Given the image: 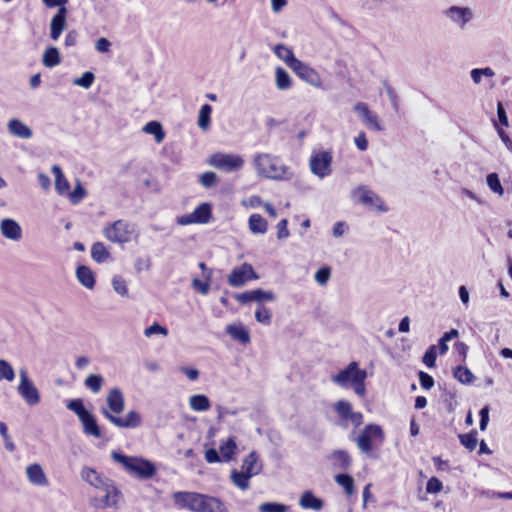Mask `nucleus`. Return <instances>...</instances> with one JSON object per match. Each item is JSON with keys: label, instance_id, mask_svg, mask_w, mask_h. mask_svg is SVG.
<instances>
[{"label": "nucleus", "instance_id": "obj_1", "mask_svg": "<svg viewBox=\"0 0 512 512\" xmlns=\"http://www.w3.org/2000/svg\"><path fill=\"white\" fill-rule=\"evenodd\" d=\"M107 407H101L100 413L112 425L120 429H136L143 423L141 414L130 410L124 417L118 416L125 409V398L120 388L109 390L106 397Z\"/></svg>", "mask_w": 512, "mask_h": 512}, {"label": "nucleus", "instance_id": "obj_2", "mask_svg": "<svg viewBox=\"0 0 512 512\" xmlns=\"http://www.w3.org/2000/svg\"><path fill=\"white\" fill-rule=\"evenodd\" d=\"M173 500L177 506L193 512H228L219 498L197 492L178 491Z\"/></svg>", "mask_w": 512, "mask_h": 512}, {"label": "nucleus", "instance_id": "obj_3", "mask_svg": "<svg viewBox=\"0 0 512 512\" xmlns=\"http://www.w3.org/2000/svg\"><path fill=\"white\" fill-rule=\"evenodd\" d=\"M111 458L123 469L141 480H148L155 476L157 469L155 464L140 456H129L121 451H112Z\"/></svg>", "mask_w": 512, "mask_h": 512}, {"label": "nucleus", "instance_id": "obj_4", "mask_svg": "<svg viewBox=\"0 0 512 512\" xmlns=\"http://www.w3.org/2000/svg\"><path fill=\"white\" fill-rule=\"evenodd\" d=\"M254 167L258 175L275 180L290 179L292 173L281 160L269 153H258L253 159Z\"/></svg>", "mask_w": 512, "mask_h": 512}, {"label": "nucleus", "instance_id": "obj_5", "mask_svg": "<svg viewBox=\"0 0 512 512\" xmlns=\"http://www.w3.org/2000/svg\"><path fill=\"white\" fill-rule=\"evenodd\" d=\"M66 408L74 412L82 424L83 433L94 438H102V430L98 424L96 416L86 409L81 398L70 399L66 403Z\"/></svg>", "mask_w": 512, "mask_h": 512}, {"label": "nucleus", "instance_id": "obj_6", "mask_svg": "<svg viewBox=\"0 0 512 512\" xmlns=\"http://www.w3.org/2000/svg\"><path fill=\"white\" fill-rule=\"evenodd\" d=\"M384 440V431L380 425L367 424L357 437L356 444L361 452L370 454L373 450V441H378L380 444H382Z\"/></svg>", "mask_w": 512, "mask_h": 512}, {"label": "nucleus", "instance_id": "obj_7", "mask_svg": "<svg viewBox=\"0 0 512 512\" xmlns=\"http://www.w3.org/2000/svg\"><path fill=\"white\" fill-rule=\"evenodd\" d=\"M133 233L134 226L123 219L116 220L103 229V234L107 240L119 244L128 243Z\"/></svg>", "mask_w": 512, "mask_h": 512}, {"label": "nucleus", "instance_id": "obj_8", "mask_svg": "<svg viewBox=\"0 0 512 512\" xmlns=\"http://www.w3.org/2000/svg\"><path fill=\"white\" fill-rule=\"evenodd\" d=\"M208 163L216 169L232 173L242 169L244 159L240 155L217 152L210 156Z\"/></svg>", "mask_w": 512, "mask_h": 512}, {"label": "nucleus", "instance_id": "obj_9", "mask_svg": "<svg viewBox=\"0 0 512 512\" xmlns=\"http://www.w3.org/2000/svg\"><path fill=\"white\" fill-rule=\"evenodd\" d=\"M351 196L367 207L376 208L380 212L388 211V207L384 204L382 198L366 185H360L353 189Z\"/></svg>", "mask_w": 512, "mask_h": 512}, {"label": "nucleus", "instance_id": "obj_10", "mask_svg": "<svg viewBox=\"0 0 512 512\" xmlns=\"http://www.w3.org/2000/svg\"><path fill=\"white\" fill-rule=\"evenodd\" d=\"M20 383L18 386V393L29 406H34L40 402V394L33 382L29 379L26 369H21L19 372Z\"/></svg>", "mask_w": 512, "mask_h": 512}, {"label": "nucleus", "instance_id": "obj_11", "mask_svg": "<svg viewBox=\"0 0 512 512\" xmlns=\"http://www.w3.org/2000/svg\"><path fill=\"white\" fill-rule=\"evenodd\" d=\"M364 372H366V370L360 369L359 364L353 361L336 375H333L332 381L342 388H348L349 385L356 382V379L360 378Z\"/></svg>", "mask_w": 512, "mask_h": 512}, {"label": "nucleus", "instance_id": "obj_12", "mask_svg": "<svg viewBox=\"0 0 512 512\" xmlns=\"http://www.w3.org/2000/svg\"><path fill=\"white\" fill-rule=\"evenodd\" d=\"M258 279L251 264L243 263L234 268L228 276L227 282L231 287H241L249 280Z\"/></svg>", "mask_w": 512, "mask_h": 512}, {"label": "nucleus", "instance_id": "obj_13", "mask_svg": "<svg viewBox=\"0 0 512 512\" xmlns=\"http://www.w3.org/2000/svg\"><path fill=\"white\" fill-rule=\"evenodd\" d=\"M331 162L332 155L328 151L314 154L310 158L311 172L320 178H324L331 174Z\"/></svg>", "mask_w": 512, "mask_h": 512}, {"label": "nucleus", "instance_id": "obj_14", "mask_svg": "<svg viewBox=\"0 0 512 512\" xmlns=\"http://www.w3.org/2000/svg\"><path fill=\"white\" fill-rule=\"evenodd\" d=\"M291 69L301 80L305 81L313 87H321L322 79L320 74L305 62L297 58V60L291 66Z\"/></svg>", "mask_w": 512, "mask_h": 512}, {"label": "nucleus", "instance_id": "obj_15", "mask_svg": "<svg viewBox=\"0 0 512 512\" xmlns=\"http://www.w3.org/2000/svg\"><path fill=\"white\" fill-rule=\"evenodd\" d=\"M353 110L361 118L364 125L373 131H382L384 127L381 125L380 120L376 113L370 110L367 103L358 102L353 107Z\"/></svg>", "mask_w": 512, "mask_h": 512}, {"label": "nucleus", "instance_id": "obj_16", "mask_svg": "<svg viewBox=\"0 0 512 512\" xmlns=\"http://www.w3.org/2000/svg\"><path fill=\"white\" fill-rule=\"evenodd\" d=\"M234 298L242 305H245L251 301L256 302L258 305H263V303L266 301H274L275 294L272 291H265L258 288L245 291L243 293H236L234 294Z\"/></svg>", "mask_w": 512, "mask_h": 512}, {"label": "nucleus", "instance_id": "obj_17", "mask_svg": "<svg viewBox=\"0 0 512 512\" xmlns=\"http://www.w3.org/2000/svg\"><path fill=\"white\" fill-rule=\"evenodd\" d=\"M102 492L104 493V495L100 497H95L93 499V505L98 509L116 507L122 496V493L115 486L114 482L105 489H103Z\"/></svg>", "mask_w": 512, "mask_h": 512}, {"label": "nucleus", "instance_id": "obj_18", "mask_svg": "<svg viewBox=\"0 0 512 512\" xmlns=\"http://www.w3.org/2000/svg\"><path fill=\"white\" fill-rule=\"evenodd\" d=\"M443 13L451 20V22L461 28H464V26L473 18L472 10L469 7L451 6Z\"/></svg>", "mask_w": 512, "mask_h": 512}, {"label": "nucleus", "instance_id": "obj_19", "mask_svg": "<svg viewBox=\"0 0 512 512\" xmlns=\"http://www.w3.org/2000/svg\"><path fill=\"white\" fill-rule=\"evenodd\" d=\"M81 477L91 486L101 491L113 483L111 479L100 475L95 469L90 467H84L81 470Z\"/></svg>", "mask_w": 512, "mask_h": 512}, {"label": "nucleus", "instance_id": "obj_20", "mask_svg": "<svg viewBox=\"0 0 512 512\" xmlns=\"http://www.w3.org/2000/svg\"><path fill=\"white\" fill-rule=\"evenodd\" d=\"M333 470L347 471L352 465L350 454L343 449L334 450L327 456Z\"/></svg>", "mask_w": 512, "mask_h": 512}, {"label": "nucleus", "instance_id": "obj_21", "mask_svg": "<svg viewBox=\"0 0 512 512\" xmlns=\"http://www.w3.org/2000/svg\"><path fill=\"white\" fill-rule=\"evenodd\" d=\"M67 9H58L50 22V38L57 41L67 25Z\"/></svg>", "mask_w": 512, "mask_h": 512}, {"label": "nucleus", "instance_id": "obj_22", "mask_svg": "<svg viewBox=\"0 0 512 512\" xmlns=\"http://www.w3.org/2000/svg\"><path fill=\"white\" fill-rule=\"evenodd\" d=\"M1 234L9 240L19 241L22 238V228L19 223L11 218H5L0 222Z\"/></svg>", "mask_w": 512, "mask_h": 512}, {"label": "nucleus", "instance_id": "obj_23", "mask_svg": "<svg viewBox=\"0 0 512 512\" xmlns=\"http://www.w3.org/2000/svg\"><path fill=\"white\" fill-rule=\"evenodd\" d=\"M26 474L29 482L35 486L45 487L48 485V479L40 464L34 463L26 468Z\"/></svg>", "mask_w": 512, "mask_h": 512}, {"label": "nucleus", "instance_id": "obj_24", "mask_svg": "<svg viewBox=\"0 0 512 512\" xmlns=\"http://www.w3.org/2000/svg\"><path fill=\"white\" fill-rule=\"evenodd\" d=\"M7 129L11 135L20 139H30L33 136L31 128L16 118L8 122Z\"/></svg>", "mask_w": 512, "mask_h": 512}, {"label": "nucleus", "instance_id": "obj_25", "mask_svg": "<svg viewBox=\"0 0 512 512\" xmlns=\"http://www.w3.org/2000/svg\"><path fill=\"white\" fill-rule=\"evenodd\" d=\"M299 505L303 509L320 511L324 507V501L321 498L317 497L312 491L307 490L302 493L299 499Z\"/></svg>", "mask_w": 512, "mask_h": 512}, {"label": "nucleus", "instance_id": "obj_26", "mask_svg": "<svg viewBox=\"0 0 512 512\" xmlns=\"http://www.w3.org/2000/svg\"><path fill=\"white\" fill-rule=\"evenodd\" d=\"M262 468V463L259 461V456L255 451L250 452L243 460L242 471L251 477L258 475Z\"/></svg>", "mask_w": 512, "mask_h": 512}, {"label": "nucleus", "instance_id": "obj_27", "mask_svg": "<svg viewBox=\"0 0 512 512\" xmlns=\"http://www.w3.org/2000/svg\"><path fill=\"white\" fill-rule=\"evenodd\" d=\"M226 333L241 344H247L251 340L249 330L241 323L228 325Z\"/></svg>", "mask_w": 512, "mask_h": 512}, {"label": "nucleus", "instance_id": "obj_28", "mask_svg": "<svg viewBox=\"0 0 512 512\" xmlns=\"http://www.w3.org/2000/svg\"><path fill=\"white\" fill-rule=\"evenodd\" d=\"M76 277L78 281L87 289H93L95 286V275L93 271L86 265H79L76 269Z\"/></svg>", "mask_w": 512, "mask_h": 512}, {"label": "nucleus", "instance_id": "obj_29", "mask_svg": "<svg viewBox=\"0 0 512 512\" xmlns=\"http://www.w3.org/2000/svg\"><path fill=\"white\" fill-rule=\"evenodd\" d=\"M273 52L279 59L284 61L289 68H291L293 63L297 60L292 49L282 43L276 44L273 47Z\"/></svg>", "mask_w": 512, "mask_h": 512}, {"label": "nucleus", "instance_id": "obj_30", "mask_svg": "<svg viewBox=\"0 0 512 512\" xmlns=\"http://www.w3.org/2000/svg\"><path fill=\"white\" fill-rule=\"evenodd\" d=\"M42 63L47 68H53L61 63V55L57 47L46 48L42 56Z\"/></svg>", "mask_w": 512, "mask_h": 512}, {"label": "nucleus", "instance_id": "obj_31", "mask_svg": "<svg viewBox=\"0 0 512 512\" xmlns=\"http://www.w3.org/2000/svg\"><path fill=\"white\" fill-rule=\"evenodd\" d=\"M248 224L250 231L254 234H265L267 232L268 223L260 214L254 213L250 215Z\"/></svg>", "mask_w": 512, "mask_h": 512}, {"label": "nucleus", "instance_id": "obj_32", "mask_svg": "<svg viewBox=\"0 0 512 512\" xmlns=\"http://www.w3.org/2000/svg\"><path fill=\"white\" fill-rule=\"evenodd\" d=\"M275 84L277 89L280 91H286L292 87V78L282 67H277L275 69Z\"/></svg>", "mask_w": 512, "mask_h": 512}, {"label": "nucleus", "instance_id": "obj_33", "mask_svg": "<svg viewBox=\"0 0 512 512\" xmlns=\"http://www.w3.org/2000/svg\"><path fill=\"white\" fill-rule=\"evenodd\" d=\"M197 224H206L212 216V207L209 203H201L193 210Z\"/></svg>", "mask_w": 512, "mask_h": 512}, {"label": "nucleus", "instance_id": "obj_34", "mask_svg": "<svg viewBox=\"0 0 512 512\" xmlns=\"http://www.w3.org/2000/svg\"><path fill=\"white\" fill-rule=\"evenodd\" d=\"M91 258L96 263H104L110 258V252L103 242H95L91 247Z\"/></svg>", "mask_w": 512, "mask_h": 512}, {"label": "nucleus", "instance_id": "obj_35", "mask_svg": "<svg viewBox=\"0 0 512 512\" xmlns=\"http://www.w3.org/2000/svg\"><path fill=\"white\" fill-rule=\"evenodd\" d=\"M222 460L229 462L233 459V456L237 450V444L234 437H229L227 441L222 442L219 447Z\"/></svg>", "mask_w": 512, "mask_h": 512}, {"label": "nucleus", "instance_id": "obj_36", "mask_svg": "<svg viewBox=\"0 0 512 512\" xmlns=\"http://www.w3.org/2000/svg\"><path fill=\"white\" fill-rule=\"evenodd\" d=\"M189 404L192 410L204 412L210 409V400L206 395L196 394L190 397Z\"/></svg>", "mask_w": 512, "mask_h": 512}, {"label": "nucleus", "instance_id": "obj_37", "mask_svg": "<svg viewBox=\"0 0 512 512\" xmlns=\"http://www.w3.org/2000/svg\"><path fill=\"white\" fill-rule=\"evenodd\" d=\"M143 131L147 134L153 135L157 143H161L165 138L163 127L158 121H150L146 123L143 127Z\"/></svg>", "mask_w": 512, "mask_h": 512}, {"label": "nucleus", "instance_id": "obj_38", "mask_svg": "<svg viewBox=\"0 0 512 512\" xmlns=\"http://www.w3.org/2000/svg\"><path fill=\"white\" fill-rule=\"evenodd\" d=\"M335 482L343 487L345 493L351 496L355 492L354 479L347 473H339L334 477Z\"/></svg>", "mask_w": 512, "mask_h": 512}, {"label": "nucleus", "instance_id": "obj_39", "mask_svg": "<svg viewBox=\"0 0 512 512\" xmlns=\"http://www.w3.org/2000/svg\"><path fill=\"white\" fill-rule=\"evenodd\" d=\"M453 376L462 384H471L475 379L473 373L466 366L458 365L453 369Z\"/></svg>", "mask_w": 512, "mask_h": 512}, {"label": "nucleus", "instance_id": "obj_40", "mask_svg": "<svg viewBox=\"0 0 512 512\" xmlns=\"http://www.w3.org/2000/svg\"><path fill=\"white\" fill-rule=\"evenodd\" d=\"M251 476L244 471L234 470L231 473L232 482L241 490H247L249 488V480Z\"/></svg>", "mask_w": 512, "mask_h": 512}, {"label": "nucleus", "instance_id": "obj_41", "mask_svg": "<svg viewBox=\"0 0 512 512\" xmlns=\"http://www.w3.org/2000/svg\"><path fill=\"white\" fill-rule=\"evenodd\" d=\"M458 438L460 443L469 451H473L477 446L478 440L476 430H472L466 434H460Z\"/></svg>", "mask_w": 512, "mask_h": 512}, {"label": "nucleus", "instance_id": "obj_42", "mask_svg": "<svg viewBox=\"0 0 512 512\" xmlns=\"http://www.w3.org/2000/svg\"><path fill=\"white\" fill-rule=\"evenodd\" d=\"M212 112V107L209 104H204L201 106L199 115H198V126L205 130L210 125V116Z\"/></svg>", "mask_w": 512, "mask_h": 512}, {"label": "nucleus", "instance_id": "obj_43", "mask_svg": "<svg viewBox=\"0 0 512 512\" xmlns=\"http://www.w3.org/2000/svg\"><path fill=\"white\" fill-rule=\"evenodd\" d=\"M104 379L99 374H90L85 379V386L93 393H98L101 390Z\"/></svg>", "mask_w": 512, "mask_h": 512}, {"label": "nucleus", "instance_id": "obj_44", "mask_svg": "<svg viewBox=\"0 0 512 512\" xmlns=\"http://www.w3.org/2000/svg\"><path fill=\"white\" fill-rule=\"evenodd\" d=\"M15 379V371L12 365L4 360L0 359V381L6 380L12 382Z\"/></svg>", "mask_w": 512, "mask_h": 512}, {"label": "nucleus", "instance_id": "obj_45", "mask_svg": "<svg viewBox=\"0 0 512 512\" xmlns=\"http://www.w3.org/2000/svg\"><path fill=\"white\" fill-rule=\"evenodd\" d=\"M486 182L491 191L494 193H497L498 195L502 196L504 194V189L501 185L499 176L497 173H490L486 177Z\"/></svg>", "mask_w": 512, "mask_h": 512}, {"label": "nucleus", "instance_id": "obj_46", "mask_svg": "<svg viewBox=\"0 0 512 512\" xmlns=\"http://www.w3.org/2000/svg\"><path fill=\"white\" fill-rule=\"evenodd\" d=\"M289 506L278 502H264L258 507L259 512H287Z\"/></svg>", "mask_w": 512, "mask_h": 512}, {"label": "nucleus", "instance_id": "obj_47", "mask_svg": "<svg viewBox=\"0 0 512 512\" xmlns=\"http://www.w3.org/2000/svg\"><path fill=\"white\" fill-rule=\"evenodd\" d=\"M255 318L257 322L263 325H270L272 320V313L264 305H258V308L255 311Z\"/></svg>", "mask_w": 512, "mask_h": 512}, {"label": "nucleus", "instance_id": "obj_48", "mask_svg": "<svg viewBox=\"0 0 512 512\" xmlns=\"http://www.w3.org/2000/svg\"><path fill=\"white\" fill-rule=\"evenodd\" d=\"M95 80V75L91 71H86L81 77L75 78L73 84L84 89H89Z\"/></svg>", "mask_w": 512, "mask_h": 512}, {"label": "nucleus", "instance_id": "obj_49", "mask_svg": "<svg viewBox=\"0 0 512 512\" xmlns=\"http://www.w3.org/2000/svg\"><path fill=\"white\" fill-rule=\"evenodd\" d=\"M437 358V347L435 345H431L425 351L422 361L428 368H433L436 365Z\"/></svg>", "mask_w": 512, "mask_h": 512}, {"label": "nucleus", "instance_id": "obj_50", "mask_svg": "<svg viewBox=\"0 0 512 512\" xmlns=\"http://www.w3.org/2000/svg\"><path fill=\"white\" fill-rule=\"evenodd\" d=\"M112 286L115 292L118 293L119 295L128 296L127 284L123 277L115 275L112 278Z\"/></svg>", "mask_w": 512, "mask_h": 512}, {"label": "nucleus", "instance_id": "obj_51", "mask_svg": "<svg viewBox=\"0 0 512 512\" xmlns=\"http://www.w3.org/2000/svg\"><path fill=\"white\" fill-rule=\"evenodd\" d=\"M86 190L82 186L81 183H77V185L74 187L73 191L68 192V196L70 199V202L72 204H78L81 202V200L85 197Z\"/></svg>", "mask_w": 512, "mask_h": 512}, {"label": "nucleus", "instance_id": "obj_52", "mask_svg": "<svg viewBox=\"0 0 512 512\" xmlns=\"http://www.w3.org/2000/svg\"><path fill=\"white\" fill-rule=\"evenodd\" d=\"M335 411L338 413V415L344 419V420H348V415L351 413L352 411V406L351 404L346 401V400H339L336 404H335Z\"/></svg>", "mask_w": 512, "mask_h": 512}, {"label": "nucleus", "instance_id": "obj_53", "mask_svg": "<svg viewBox=\"0 0 512 512\" xmlns=\"http://www.w3.org/2000/svg\"><path fill=\"white\" fill-rule=\"evenodd\" d=\"M330 276L331 268L329 266H323L316 271L314 278L318 284L325 285L329 281Z\"/></svg>", "mask_w": 512, "mask_h": 512}, {"label": "nucleus", "instance_id": "obj_54", "mask_svg": "<svg viewBox=\"0 0 512 512\" xmlns=\"http://www.w3.org/2000/svg\"><path fill=\"white\" fill-rule=\"evenodd\" d=\"M0 435L4 439L5 448L8 451L13 452L15 450L16 446H15V444L10 439V436L8 434V427H7V425L4 422H1V421H0Z\"/></svg>", "mask_w": 512, "mask_h": 512}, {"label": "nucleus", "instance_id": "obj_55", "mask_svg": "<svg viewBox=\"0 0 512 512\" xmlns=\"http://www.w3.org/2000/svg\"><path fill=\"white\" fill-rule=\"evenodd\" d=\"M155 334H162L164 336H166L168 334V330L166 327L158 324V323H153L152 325H150L149 327L145 328L144 330V335L146 337H151Z\"/></svg>", "mask_w": 512, "mask_h": 512}, {"label": "nucleus", "instance_id": "obj_56", "mask_svg": "<svg viewBox=\"0 0 512 512\" xmlns=\"http://www.w3.org/2000/svg\"><path fill=\"white\" fill-rule=\"evenodd\" d=\"M442 488L443 484L437 477H431L426 483V492L429 494H437Z\"/></svg>", "mask_w": 512, "mask_h": 512}, {"label": "nucleus", "instance_id": "obj_57", "mask_svg": "<svg viewBox=\"0 0 512 512\" xmlns=\"http://www.w3.org/2000/svg\"><path fill=\"white\" fill-rule=\"evenodd\" d=\"M199 182L203 187L210 188L217 182V175L214 172H205L200 176Z\"/></svg>", "mask_w": 512, "mask_h": 512}, {"label": "nucleus", "instance_id": "obj_58", "mask_svg": "<svg viewBox=\"0 0 512 512\" xmlns=\"http://www.w3.org/2000/svg\"><path fill=\"white\" fill-rule=\"evenodd\" d=\"M418 377L420 385L423 389L429 390L434 386V379L430 374L424 371H419Z\"/></svg>", "mask_w": 512, "mask_h": 512}, {"label": "nucleus", "instance_id": "obj_59", "mask_svg": "<svg viewBox=\"0 0 512 512\" xmlns=\"http://www.w3.org/2000/svg\"><path fill=\"white\" fill-rule=\"evenodd\" d=\"M367 378V372H364L360 378L356 379L353 383V389L358 396H364L366 393L365 380Z\"/></svg>", "mask_w": 512, "mask_h": 512}, {"label": "nucleus", "instance_id": "obj_60", "mask_svg": "<svg viewBox=\"0 0 512 512\" xmlns=\"http://www.w3.org/2000/svg\"><path fill=\"white\" fill-rule=\"evenodd\" d=\"M70 188V184L65 176L55 180V189L60 195L68 194Z\"/></svg>", "mask_w": 512, "mask_h": 512}, {"label": "nucleus", "instance_id": "obj_61", "mask_svg": "<svg viewBox=\"0 0 512 512\" xmlns=\"http://www.w3.org/2000/svg\"><path fill=\"white\" fill-rule=\"evenodd\" d=\"M287 226H288L287 219H282L281 221L278 222V224H277V238L278 239L282 240V239H286L289 237L290 233H289Z\"/></svg>", "mask_w": 512, "mask_h": 512}, {"label": "nucleus", "instance_id": "obj_62", "mask_svg": "<svg viewBox=\"0 0 512 512\" xmlns=\"http://www.w3.org/2000/svg\"><path fill=\"white\" fill-rule=\"evenodd\" d=\"M493 123H494V126L497 130V133L500 137V139L502 140V142L505 144L506 148L512 152V140L511 138L508 136V134L498 126L497 122L495 120H493Z\"/></svg>", "mask_w": 512, "mask_h": 512}, {"label": "nucleus", "instance_id": "obj_63", "mask_svg": "<svg viewBox=\"0 0 512 512\" xmlns=\"http://www.w3.org/2000/svg\"><path fill=\"white\" fill-rule=\"evenodd\" d=\"M205 459L208 463H219L223 461L219 452L215 448L206 449Z\"/></svg>", "mask_w": 512, "mask_h": 512}, {"label": "nucleus", "instance_id": "obj_64", "mask_svg": "<svg viewBox=\"0 0 512 512\" xmlns=\"http://www.w3.org/2000/svg\"><path fill=\"white\" fill-rule=\"evenodd\" d=\"M111 42L105 38H99L95 43V49L100 53H108L110 52Z\"/></svg>", "mask_w": 512, "mask_h": 512}]
</instances>
